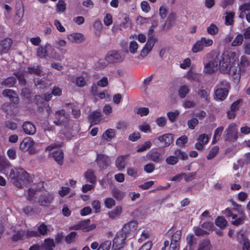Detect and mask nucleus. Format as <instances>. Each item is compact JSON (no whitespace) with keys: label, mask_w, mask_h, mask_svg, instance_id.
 I'll use <instances>...</instances> for the list:
<instances>
[{"label":"nucleus","mask_w":250,"mask_h":250,"mask_svg":"<svg viewBox=\"0 0 250 250\" xmlns=\"http://www.w3.org/2000/svg\"><path fill=\"white\" fill-rule=\"evenodd\" d=\"M77 233L76 232H71L69 234L66 235L65 238L66 242L68 244H70L74 242L75 237L76 236Z\"/></svg>","instance_id":"62"},{"label":"nucleus","mask_w":250,"mask_h":250,"mask_svg":"<svg viewBox=\"0 0 250 250\" xmlns=\"http://www.w3.org/2000/svg\"><path fill=\"white\" fill-rule=\"evenodd\" d=\"M209 141V137L205 134H203L198 137L197 142L195 144V147L198 150H201L204 146Z\"/></svg>","instance_id":"22"},{"label":"nucleus","mask_w":250,"mask_h":250,"mask_svg":"<svg viewBox=\"0 0 250 250\" xmlns=\"http://www.w3.org/2000/svg\"><path fill=\"white\" fill-rule=\"evenodd\" d=\"M123 212V208L121 206H116L113 209L108 212V216L109 218L114 220L119 218Z\"/></svg>","instance_id":"24"},{"label":"nucleus","mask_w":250,"mask_h":250,"mask_svg":"<svg viewBox=\"0 0 250 250\" xmlns=\"http://www.w3.org/2000/svg\"><path fill=\"white\" fill-rule=\"evenodd\" d=\"M232 205L233 209L238 212L239 216L236 214L232 213L230 209L228 208H227L224 211V213L227 217H231L232 219L231 224L233 225L238 226L243 222L246 218V216L241 205L234 202L233 203Z\"/></svg>","instance_id":"3"},{"label":"nucleus","mask_w":250,"mask_h":250,"mask_svg":"<svg viewBox=\"0 0 250 250\" xmlns=\"http://www.w3.org/2000/svg\"><path fill=\"white\" fill-rule=\"evenodd\" d=\"M227 224V221L223 217H218L215 220L216 225L220 228H225Z\"/></svg>","instance_id":"49"},{"label":"nucleus","mask_w":250,"mask_h":250,"mask_svg":"<svg viewBox=\"0 0 250 250\" xmlns=\"http://www.w3.org/2000/svg\"><path fill=\"white\" fill-rule=\"evenodd\" d=\"M104 22L106 26H108L110 25L113 22L112 15L109 13L106 14L104 18Z\"/></svg>","instance_id":"63"},{"label":"nucleus","mask_w":250,"mask_h":250,"mask_svg":"<svg viewBox=\"0 0 250 250\" xmlns=\"http://www.w3.org/2000/svg\"><path fill=\"white\" fill-rule=\"evenodd\" d=\"M53 119L55 125H62L68 122L69 116L63 109H62L56 111Z\"/></svg>","instance_id":"11"},{"label":"nucleus","mask_w":250,"mask_h":250,"mask_svg":"<svg viewBox=\"0 0 250 250\" xmlns=\"http://www.w3.org/2000/svg\"><path fill=\"white\" fill-rule=\"evenodd\" d=\"M96 161L97 165L101 169H106L111 164L109 157L103 154L97 155Z\"/></svg>","instance_id":"17"},{"label":"nucleus","mask_w":250,"mask_h":250,"mask_svg":"<svg viewBox=\"0 0 250 250\" xmlns=\"http://www.w3.org/2000/svg\"><path fill=\"white\" fill-rule=\"evenodd\" d=\"M111 246V241L110 240H104L101 242L100 246L97 250H110Z\"/></svg>","instance_id":"42"},{"label":"nucleus","mask_w":250,"mask_h":250,"mask_svg":"<svg viewBox=\"0 0 250 250\" xmlns=\"http://www.w3.org/2000/svg\"><path fill=\"white\" fill-rule=\"evenodd\" d=\"M89 220L80 221L73 225L71 227V229L75 230L81 229L83 231L87 232L96 228V225L95 224H89Z\"/></svg>","instance_id":"14"},{"label":"nucleus","mask_w":250,"mask_h":250,"mask_svg":"<svg viewBox=\"0 0 250 250\" xmlns=\"http://www.w3.org/2000/svg\"><path fill=\"white\" fill-rule=\"evenodd\" d=\"M57 11L59 13H63L66 10V4L62 0H59L57 4Z\"/></svg>","instance_id":"53"},{"label":"nucleus","mask_w":250,"mask_h":250,"mask_svg":"<svg viewBox=\"0 0 250 250\" xmlns=\"http://www.w3.org/2000/svg\"><path fill=\"white\" fill-rule=\"evenodd\" d=\"M225 140L229 141H234L238 138V132L236 125L231 123L225 131Z\"/></svg>","instance_id":"12"},{"label":"nucleus","mask_w":250,"mask_h":250,"mask_svg":"<svg viewBox=\"0 0 250 250\" xmlns=\"http://www.w3.org/2000/svg\"><path fill=\"white\" fill-rule=\"evenodd\" d=\"M199 77V75L198 74L193 72L191 70H189L186 75V78L190 80H198Z\"/></svg>","instance_id":"58"},{"label":"nucleus","mask_w":250,"mask_h":250,"mask_svg":"<svg viewBox=\"0 0 250 250\" xmlns=\"http://www.w3.org/2000/svg\"><path fill=\"white\" fill-rule=\"evenodd\" d=\"M17 9L16 15L20 19V21H21L22 18L23 17L24 14V6L22 4H19V6H17Z\"/></svg>","instance_id":"48"},{"label":"nucleus","mask_w":250,"mask_h":250,"mask_svg":"<svg viewBox=\"0 0 250 250\" xmlns=\"http://www.w3.org/2000/svg\"><path fill=\"white\" fill-rule=\"evenodd\" d=\"M90 117L92 120L93 124H97L101 121V113L99 111H94L91 114Z\"/></svg>","instance_id":"40"},{"label":"nucleus","mask_w":250,"mask_h":250,"mask_svg":"<svg viewBox=\"0 0 250 250\" xmlns=\"http://www.w3.org/2000/svg\"><path fill=\"white\" fill-rule=\"evenodd\" d=\"M48 57L57 60L61 61L63 58L62 55L58 52L56 49L50 44V47H48Z\"/></svg>","instance_id":"25"},{"label":"nucleus","mask_w":250,"mask_h":250,"mask_svg":"<svg viewBox=\"0 0 250 250\" xmlns=\"http://www.w3.org/2000/svg\"><path fill=\"white\" fill-rule=\"evenodd\" d=\"M127 174L128 175L136 178L138 176V169L135 167H129L127 168Z\"/></svg>","instance_id":"52"},{"label":"nucleus","mask_w":250,"mask_h":250,"mask_svg":"<svg viewBox=\"0 0 250 250\" xmlns=\"http://www.w3.org/2000/svg\"><path fill=\"white\" fill-rule=\"evenodd\" d=\"M211 245L208 239H205L199 245L198 250H211Z\"/></svg>","instance_id":"34"},{"label":"nucleus","mask_w":250,"mask_h":250,"mask_svg":"<svg viewBox=\"0 0 250 250\" xmlns=\"http://www.w3.org/2000/svg\"><path fill=\"white\" fill-rule=\"evenodd\" d=\"M55 244L53 239H45L41 245H35L31 246L29 250H53Z\"/></svg>","instance_id":"13"},{"label":"nucleus","mask_w":250,"mask_h":250,"mask_svg":"<svg viewBox=\"0 0 250 250\" xmlns=\"http://www.w3.org/2000/svg\"><path fill=\"white\" fill-rule=\"evenodd\" d=\"M158 140L163 144V147L169 146L173 141L171 134H166L158 137Z\"/></svg>","instance_id":"27"},{"label":"nucleus","mask_w":250,"mask_h":250,"mask_svg":"<svg viewBox=\"0 0 250 250\" xmlns=\"http://www.w3.org/2000/svg\"><path fill=\"white\" fill-rule=\"evenodd\" d=\"M243 41V37L241 34H238L231 43L232 46H236L241 45Z\"/></svg>","instance_id":"56"},{"label":"nucleus","mask_w":250,"mask_h":250,"mask_svg":"<svg viewBox=\"0 0 250 250\" xmlns=\"http://www.w3.org/2000/svg\"><path fill=\"white\" fill-rule=\"evenodd\" d=\"M155 122H156V124L159 126L163 127L166 125L167 120L165 117L161 116V117H158L156 119Z\"/></svg>","instance_id":"61"},{"label":"nucleus","mask_w":250,"mask_h":250,"mask_svg":"<svg viewBox=\"0 0 250 250\" xmlns=\"http://www.w3.org/2000/svg\"><path fill=\"white\" fill-rule=\"evenodd\" d=\"M138 44L136 41H131L130 42L128 46V49L130 53L135 54L137 52L138 49Z\"/></svg>","instance_id":"50"},{"label":"nucleus","mask_w":250,"mask_h":250,"mask_svg":"<svg viewBox=\"0 0 250 250\" xmlns=\"http://www.w3.org/2000/svg\"><path fill=\"white\" fill-rule=\"evenodd\" d=\"M104 204L106 208H111L115 205L116 202L113 198L111 197H108L104 199Z\"/></svg>","instance_id":"51"},{"label":"nucleus","mask_w":250,"mask_h":250,"mask_svg":"<svg viewBox=\"0 0 250 250\" xmlns=\"http://www.w3.org/2000/svg\"><path fill=\"white\" fill-rule=\"evenodd\" d=\"M48 47H50V44L46 43L44 45L39 46L36 49L37 56L40 58H45L48 57Z\"/></svg>","instance_id":"23"},{"label":"nucleus","mask_w":250,"mask_h":250,"mask_svg":"<svg viewBox=\"0 0 250 250\" xmlns=\"http://www.w3.org/2000/svg\"><path fill=\"white\" fill-rule=\"evenodd\" d=\"M180 112L178 110H176L174 111L168 112L167 114V116L169 120L173 123L174 122L177 117L179 116Z\"/></svg>","instance_id":"45"},{"label":"nucleus","mask_w":250,"mask_h":250,"mask_svg":"<svg viewBox=\"0 0 250 250\" xmlns=\"http://www.w3.org/2000/svg\"><path fill=\"white\" fill-rule=\"evenodd\" d=\"M188 158V156L186 153L180 150H176L174 152V155H170L167 157L166 161L168 165H174L178 163L179 159L186 160Z\"/></svg>","instance_id":"9"},{"label":"nucleus","mask_w":250,"mask_h":250,"mask_svg":"<svg viewBox=\"0 0 250 250\" xmlns=\"http://www.w3.org/2000/svg\"><path fill=\"white\" fill-rule=\"evenodd\" d=\"M67 44L66 41L64 39H59L55 41V44L56 45V48L59 49L61 53L62 54L66 52V50L62 48L61 47H64Z\"/></svg>","instance_id":"31"},{"label":"nucleus","mask_w":250,"mask_h":250,"mask_svg":"<svg viewBox=\"0 0 250 250\" xmlns=\"http://www.w3.org/2000/svg\"><path fill=\"white\" fill-rule=\"evenodd\" d=\"M229 88V83L226 80L219 81L215 91V98L223 101L227 97Z\"/></svg>","instance_id":"5"},{"label":"nucleus","mask_w":250,"mask_h":250,"mask_svg":"<svg viewBox=\"0 0 250 250\" xmlns=\"http://www.w3.org/2000/svg\"><path fill=\"white\" fill-rule=\"evenodd\" d=\"M239 55L236 52L231 50H226L220 56H216L208 62H204V72L207 74L215 73L219 68L220 71L224 74L229 73L234 76V78L239 80L240 75L238 73Z\"/></svg>","instance_id":"1"},{"label":"nucleus","mask_w":250,"mask_h":250,"mask_svg":"<svg viewBox=\"0 0 250 250\" xmlns=\"http://www.w3.org/2000/svg\"><path fill=\"white\" fill-rule=\"evenodd\" d=\"M42 71L40 66H37L33 67H28L27 71H19L14 74L18 79L20 83L24 85L25 83L24 77H26L28 73L35 74L37 75H41Z\"/></svg>","instance_id":"6"},{"label":"nucleus","mask_w":250,"mask_h":250,"mask_svg":"<svg viewBox=\"0 0 250 250\" xmlns=\"http://www.w3.org/2000/svg\"><path fill=\"white\" fill-rule=\"evenodd\" d=\"M33 140L30 137H26L23 139L20 145V149L23 151H29L30 154L35 153V150L32 148L34 145Z\"/></svg>","instance_id":"15"},{"label":"nucleus","mask_w":250,"mask_h":250,"mask_svg":"<svg viewBox=\"0 0 250 250\" xmlns=\"http://www.w3.org/2000/svg\"><path fill=\"white\" fill-rule=\"evenodd\" d=\"M124 59L125 56L122 52L117 50H110L107 52L104 58L107 63L100 61L98 63L100 65L99 67L102 69L106 66L108 63L120 62Z\"/></svg>","instance_id":"4"},{"label":"nucleus","mask_w":250,"mask_h":250,"mask_svg":"<svg viewBox=\"0 0 250 250\" xmlns=\"http://www.w3.org/2000/svg\"><path fill=\"white\" fill-rule=\"evenodd\" d=\"M240 69L250 65V61L245 56H242L240 59Z\"/></svg>","instance_id":"55"},{"label":"nucleus","mask_w":250,"mask_h":250,"mask_svg":"<svg viewBox=\"0 0 250 250\" xmlns=\"http://www.w3.org/2000/svg\"><path fill=\"white\" fill-rule=\"evenodd\" d=\"M84 177L87 181L95 184L96 182V176L94 174V171L92 169H88L84 174Z\"/></svg>","instance_id":"30"},{"label":"nucleus","mask_w":250,"mask_h":250,"mask_svg":"<svg viewBox=\"0 0 250 250\" xmlns=\"http://www.w3.org/2000/svg\"><path fill=\"white\" fill-rule=\"evenodd\" d=\"M38 232L42 235H46L48 231H49V229L47 227V226L45 225L43 223L40 224L38 227Z\"/></svg>","instance_id":"46"},{"label":"nucleus","mask_w":250,"mask_h":250,"mask_svg":"<svg viewBox=\"0 0 250 250\" xmlns=\"http://www.w3.org/2000/svg\"><path fill=\"white\" fill-rule=\"evenodd\" d=\"M207 31L208 34L214 36L218 33L219 28L215 24L211 23L207 27Z\"/></svg>","instance_id":"43"},{"label":"nucleus","mask_w":250,"mask_h":250,"mask_svg":"<svg viewBox=\"0 0 250 250\" xmlns=\"http://www.w3.org/2000/svg\"><path fill=\"white\" fill-rule=\"evenodd\" d=\"M219 146H215L212 147L209 152L207 156V158L208 160H210L213 158L219 151Z\"/></svg>","instance_id":"54"},{"label":"nucleus","mask_w":250,"mask_h":250,"mask_svg":"<svg viewBox=\"0 0 250 250\" xmlns=\"http://www.w3.org/2000/svg\"><path fill=\"white\" fill-rule=\"evenodd\" d=\"M148 155L150 159L154 162H158L159 160L160 154L158 152H150L148 153Z\"/></svg>","instance_id":"60"},{"label":"nucleus","mask_w":250,"mask_h":250,"mask_svg":"<svg viewBox=\"0 0 250 250\" xmlns=\"http://www.w3.org/2000/svg\"><path fill=\"white\" fill-rule=\"evenodd\" d=\"M2 94L4 97H8L10 100L17 98L15 92L12 89H5L3 91Z\"/></svg>","instance_id":"47"},{"label":"nucleus","mask_w":250,"mask_h":250,"mask_svg":"<svg viewBox=\"0 0 250 250\" xmlns=\"http://www.w3.org/2000/svg\"><path fill=\"white\" fill-rule=\"evenodd\" d=\"M225 15V24L227 25H232L233 23L234 13L232 12H226Z\"/></svg>","instance_id":"41"},{"label":"nucleus","mask_w":250,"mask_h":250,"mask_svg":"<svg viewBox=\"0 0 250 250\" xmlns=\"http://www.w3.org/2000/svg\"><path fill=\"white\" fill-rule=\"evenodd\" d=\"M189 92V88L187 85L181 86L178 90V95L181 98H184Z\"/></svg>","instance_id":"35"},{"label":"nucleus","mask_w":250,"mask_h":250,"mask_svg":"<svg viewBox=\"0 0 250 250\" xmlns=\"http://www.w3.org/2000/svg\"><path fill=\"white\" fill-rule=\"evenodd\" d=\"M111 193L114 198L118 200H122L125 196V192L116 188L112 189Z\"/></svg>","instance_id":"33"},{"label":"nucleus","mask_w":250,"mask_h":250,"mask_svg":"<svg viewBox=\"0 0 250 250\" xmlns=\"http://www.w3.org/2000/svg\"><path fill=\"white\" fill-rule=\"evenodd\" d=\"M213 41L212 39L202 37L200 40L197 41L193 45L192 51L193 53H197L203 50L204 47H208L211 46Z\"/></svg>","instance_id":"7"},{"label":"nucleus","mask_w":250,"mask_h":250,"mask_svg":"<svg viewBox=\"0 0 250 250\" xmlns=\"http://www.w3.org/2000/svg\"><path fill=\"white\" fill-rule=\"evenodd\" d=\"M53 199L52 195L46 193L41 196L39 199L38 202L41 206H47L50 204Z\"/></svg>","instance_id":"26"},{"label":"nucleus","mask_w":250,"mask_h":250,"mask_svg":"<svg viewBox=\"0 0 250 250\" xmlns=\"http://www.w3.org/2000/svg\"><path fill=\"white\" fill-rule=\"evenodd\" d=\"M126 237L127 236L123 231L120 230L118 231L113 240V248L116 249L123 248L126 245Z\"/></svg>","instance_id":"8"},{"label":"nucleus","mask_w":250,"mask_h":250,"mask_svg":"<svg viewBox=\"0 0 250 250\" xmlns=\"http://www.w3.org/2000/svg\"><path fill=\"white\" fill-rule=\"evenodd\" d=\"M11 164L10 162L5 159L0 160V172L5 174L6 170L10 168Z\"/></svg>","instance_id":"36"},{"label":"nucleus","mask_w":250,"mask_h":250,"mask_svg":"<svg viewBox=\"0 0 250 250\" xmlns=\"http://www.w3.org/2000/svg\"><path fill=\"white\" fill-rule=\"evenodd\" d=\"M1 108L8 114H12L14 112L13 109L15 108V106L9 103H6L2 105Z\"/></svg>","instance_id":"44"},{"label":"nucleus","mask_w":250,"mask_h":250,"mask_svg":"<svg viewBox=\"0 0 250 250\" xmlns=\"http://www.w3.org/2000/svg\"><path fill=\"white\" fill-rule=\"evenodd\" d=\"M116 134L115 129L108 128L106 130L102 135V139L107 142H110L113 139Z\"/></svg>","instance_id":"28"},{"label":"nucleus","mask_w":250,"mask_h":250,"mask_svg":"<svg viewBox=\"0 0 250 250\" xmlns=\"http://www.w3.org/2000/svg\"><path fill=\"white\" fill-rule=\"evenodd\" d=\"M128 155H121L118 156L115 160V166L119 171L124 170L127 164Z\"/></svg>","instance_id":"21"},{"label":"nucleus","mask_w":250,"mask_h":250,"mask_svg":"<svg viewBox=\"0 0 250 250\" xmlns=\"http://www.w3.org/2000/svg\"><path fill=\"white\" fill-rule=\"evenodd\" d=\"M224 130V127L222 126H220L218 127L214 132L213 139V143L216 142L220 137L223 131Z\"/></svg>","instance_id":"57"},{"label":"nucleus","mask_w":250,"mask_h":250,"mask_svg":"<svg viewBox=\"0 0 250 250\" xmlns=\"http://www.w3.org/2000/svg\"><path fill=\"white\" fill-rule=\"evenodd\" d=\"M182 236V232L178 230L172 235L171 243L168 250H179V244Z\"/></svg>","instance_id":"18"},{"label":"nucleus","mask_w":250,"mask_h":250,"mask_svg":"<svg viewBox=\"0 0 250 250\" xmlns=\"http://www.w3.org/2000/svg\"><path fill=\"white\" fill-rule=\"evenodd\" d=\"M87 80L88 79H87L86 77H84L83 76H79L75 78L73 83H75L77 86L82 87L86 84Z\"/></svg>","instance_id":"32"},{"label":"nucleus","mask_w":250,"mask_h":250,"mask_svg":"<svg viewBox=\"0 0 250 250\" xmlns=\"http://www.w3.org/2000/svg\"><path fill=\"white\" fill-rule=\"evenodd\" d=\"M12 41L10 38H5L0 42V54L7 53L12 44Z\"/></svg>","instance_id":"20"},{"label":"nucleus","mask_w":250,"mask_h":250,"mask_svg":"<svg viewBox=\"0 0 250 250\" xmlns=\"http://www.w3.org/2000/svg\"><path fill=\"white\" fill-rule=\"evenodd\" d=\"M202 227L205 229V230H207L208 232H210V231L213 230L214 225L212 222L207 221L204 222L202 224Z\"/></svg>","instance_id":"59"},{"label":"nucleus","mask_w":250,"mask_h":250,"mask_svg":"<svg viewBox=\"0 0 250 250\" xmlns=\"http://www.w3.org/2000/svg\"><path fill=\"white\" fill-rule=\"evenodd\" d=\"M10 176L14 185L18 188H23L30 182V177L23 169L16 168L11 169Z\"/></svg>","instance_id":"2"},{"label":"nucleus","mask_w":250,"mask_h":250,"mask_svg":"<svg viewBox=\"0 0 250 250\" xmlns=\"http://www.w3.org/2000/svg\"><path fill=\"white\" fill-rule=\"evenodd\" d=\"M138 223L135 221H130L129 222L124 224L120 230L126 236L130 235L134 236L137 234L138 230Z\"/></svg>","instance_id":"10"},{"label":"nucleus","mask_w":250,"mask_h":250,"mask_svg":"<svg viewBox=\"0 0 250 250\" xmlns=\"http://www.w3.org/2000/svg\"><path fill=\"white\" fill-rule=\"evenodd\" d=\"M155 42L156 40L153 36L149 37L147 39L146 44L141 50L139 57L144 58L146 57L152 49Z\"/></svg>","instance_id":"16"},{"label":"nucleus","mask_w":250,"mask_h":250,"mask_svg":"<svg viewBox=\"0 0 250 250\" xmlns=\"http://www.w3.org/2000/svg\"><path fill=\"white\" fill-rule=\"evenodd\" d=\"M53 157L55 161L59 165H62V160L63 158V154L61 150H57L53 153Z\"/></svg>","instance_id":"37"},{"label":"nucleus","mask_w":250,"mask_h":250,"mask_svg":"<svg viewBox=\"0 0 250 250\" xmlns=\"http://www.w3.org/2000/svg\"><path fill=\"white\" fill-rule=\"evenodd\" d=\"M68 41L72 43L80 44L85 40L84 35L79 32H73L67 35Z\"/></svg>","instance_id":"19"},{"label":"nucleus","mask_w":250,"mask_h":250,"mask_svg":"<svg viewBox=\"0 0 250 250\" xmlns=\"http://www.w3.org/2000/svg\"><path fill=\"white\" fill-rule=\"evenodd\" d=\"M193 231L197 236H204L209 235V232L199 227H194Z\"/></svg>","instance_id":"38"},{"label":"nucleus","mask_w":250,"mask_h":250,"mask_svg":"<svg viewBox=\"0 0 250 250\" xmlns=\"http://www.w3.org/2000/svg\"><path fill=\"white\" fill-rule=\"evenodd\" d=\"M151 146V143L150 141L145 142L143 145L138 146L137 148L138 152H142L146 150L149 148Z\"/></svg>","instance_id":"64"},{"label":"nucleus","mask_w":250,"mask_h":250,"mask_svg":"<svg viewBox=\"0 0 250 250\" xmlns=\"http://www.w3.org/2000/svg\"><path fill=\"white\" fill-rule=\"evenodd\" d=\"M16 82V80L14 77H10L3 80L0 84L6 86L12 87L15 84Z\"/></svg>","instance_id":"39"},{"label":"nucleus","mask_w":250,"mask_h":250,"mask_svg":"<svg viewBox=\"0 0 250 250\" xmlns=\"http://www.w3.org/2000/svg\"><path fill=\"white\" fill-rule=\"evenodd\" d=\"M24 132L28 135H33L35 133L36 128L34 125L29 122H25L22 125Z\"/></svg>","instance_id":"29"}]
</instances>
